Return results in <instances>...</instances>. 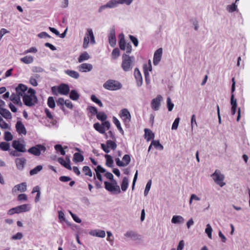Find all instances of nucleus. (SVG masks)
Returning a JSON list of instances; mask_svg holds the SVG:
<instances>
[{
  "label": "nucleus",
  "instance_id": "obj_1",
  "mask_svg": "<svg viewBox=\"0 0 250 250\" xmlns=\"http://www.w3.org/2000/svg\"><path fill=\"white\" fill-rule=\"evenodd\" d=\"M28 87L25 85L20 83L16 88V92L12 94L10 99L12 102L18 106L21 107L22 103L21 98L26 95L28 91Z\"/></svg>",
  "mask_w": 250,
  "mask_h": 250
},
{
  "label": "nucleus",
  "instance_id": "obj_2",
  "mask_svg": "<svg viewBox=\"0 0 250 250\" xmlns=\"http://www.w3.org/2000/svg\"><path fill=\"white\" fill-rule=\"evenodd\" d=\"M23 102L28 106H32L37 103L38 100L35 95V91L32 88H29L26 95L22 98Z\"/></svg>",
  "mask_w": 250,
  "mask_h": 250
},
{
  "label": "nucleus",
  "instance_id": "obj_3",
  "mask_svg": "<svg viewBox=\"0 0 250 250\" xmlns=\"http://www.w3.org/2000/svg\"><path fill=\"white\" fill-rule=\"evenodd\" d=\"M134 57L129 56L126 54H124L122 56V68L125 71L128 72L132 70L133 68V62Z\"/></svg>",
  "mask_w": 250,
  "mask_h": 250
},
{
  "label": "nucleus",
  "instance_id": "obj_4",
  "mask_svg": "<svg viewBox=\"0 0 250 250\" xmlns=\"http://www.w3.org/2000/svg\"><path fill=\"white\" fill-rule=\"evenodd\" d=\"M103 87L108 90L116 91L121 89L123 85L120 82L115 80L110 79L106 81L104 83Z\"/></svg>",
  "mask_w": 250,
  "mask_h": 250
},
{
  "label": "nucleus",
  "instance_id": "obj_5",
  "mask_svg": "<svg viewBox=\"0 0 250 250\" xmlns=\"http://www.w3.org/2000/svg\"><path fill=\"white\" fill-rule=\"evenodd\" d=\"M89 42L92 44H95V37L91 28H87L86 33L83 39V47L86 49L88 47Z\"/></svg>",
  "mask_w": 250,
  "mask_h": 250
},
{
  "label": "nucleus",
  "instance_id": "obj_6",
  "mask_svg": "<svg viewBox=\"0 0 250 250\" xmlns=\"http://www.w3.org/2000/svg\"><path fill=\"white\" fill-rule=\"evenodd\" d=\"M119 45L122 50L125 51L126 53H130L132 51V46L130 43H126L125 35L121 33L118 35Z\"/></svg>",
  "mask_w": 250,
  "mask_h": 250
},
{
  "label": "nucleus",
  "instance_id": "obj_7",
  "mask_svg": "<svg viewBox=\"0 0 250 250\" xmlns=\"http://www.w3.org/2000/svg\"><path fill=\"white\" fill-rule=\"evenodd\" d=\"M211 176L214 182L221 187L225 185V183L223 182L225 178L224 175L221 173L220 170L216 169L215 172L211 174Z\"/></svg>",
  "mask_w": 250,
  "mask_h": 250
},
{
  "label": "nucleus",
  "instance_id": "obj_8",
  "mask_svg": "<svg viewBox=\"0 0 250 250\" xmlns=\"http://www.w3.org/2000/svg\"><path fill=\"white\" fill-rule=\"evenodd\" d=\"M119 116L125 125H129L131 121V116L127 109L124 108L122 109L120 112Z\"/></svg>",
  "mask_w": 250,
  "mask_h": 250
},
{
  "label": "nucleus",
  "instance_id": "obj_9",
  "mask_svg": "<svg viewBox=\"0 0 250 250\" xmlns=\"http://www.w3.org/2000/svg\"><path fill=\"white\" fill-rule=\"evenodd\" d=\"M46 147L42 145H37L30 148L28 152L35 156H38L41 154V152H45Z\"/></svg>",
  "mask_w": 250,
  "mask_h": 250
},
{
  "label": "nucleus",
  "instance_id": "obj_10",
  "mask_svg": "<svg viewBox=\"0 0 250 250\" xmlns=\"http://www.w3.org/2000/svg\"><path fill=\"white\" fill-rule=\"evenodd\" d=\"M119 5L118 0H110L105 4L101 6L98 9V12L101 13L106 8H114L117 7Z\"/></svg>",
  "mask_w": 250,
  "mask_h": 250
},
{
  "label": "nucleus",
  "instance_id": "obj_11",
  "mask_svg": "<svg viewBox=\"0 0 250 250\" xmlns=\"http://www.w3.org/2000/svg\"><path fill=\"white\" fill-rule=\"evenodd\" d=\"M105 188L109 192L113 193H120L121 192V189L119 186L114 185L113 184H111L108 182H104Z\"/></svg>",
  "mask_w": 250,
  "mask_h": 250
},
{
  "label": "nucleus",
  "instance_id": "obj_12",
  "mask_svg": "<svg viewBox=\"0 0 250 250\" xmlns=\"http://www.w3.org/2000/svg\"><path fill=\"white\" fill-rule=\"evenodd\" d=\"M12 146L13 148L20 152L26 151L25 143L23 141L21 142L19 140H14L12 142Z\"/></svg>",
  "mask_w": 250,
  "mask_h": 250
},
{
  "label": "nucleus",
  "instance_id": "obj_13",
  "mask_svg": "<svg viewBox=\"0 0 250 250\" xmlns=\"http://www.w3.org/2000/svg\"><path fill=\"white\" fill-rule=\"evenodd\" d=\"M108 42L110 45L113 47L116 44V38L115 35V29L114 27H112L109 31L108 35Z\"/></svg>",
  "mask_w": 250,
  "mask_h": 250
},
{
  "label": "nucleus",
  "instance_id": "obj_14",
  "mask_svg": "<svg viewBox=\"0 0 250 250\" xmlns=\"http://www.w3.org/2000/svg\"><path fill=\"white\" fill-rule=\"evenodd\" d=\"M162 99L163 98L160 95H158L155 98L152 99L151 103V106L153 110L157 111L159 109L161 102Z\"/></svg>",
  "mask_w": 250,
  "mask_h": 250
},
{
  "label": "nucleus",
  "instance_id": "obj_15",
  "mask_svg": "<svg viewBox=\"0 0 250 250\" xmlns=\"http://www.w3.org/2000/svg\"><path fill=\"white\" fill-rule=\"evenodd\" d=\"M130 157L128 154H125L123 158V162L121 161L119 158L115 159L116 165L119 167H125L128 165L130 162Z\"/></svg>",
  "mask_w": 250,
  "mask_h": 250
},
{
  "label": "nucleus",
  "instance_id": "obj_16",
  "mask_svg": "<svg viewBox=\"0 0 250 250\" xmlns=\"http://www.w3.org/2000/svg\"><path fill=\"white\" fill-rule=\"evenodd\" d=\"M69 91V87L67 84L62 83L58 86V93L61 95H67Z\"/></svg>",
  "mask_w": 250,
  "mask_h": 250
},
{
  "label": "nucleus",
  "instance_id": "obj_17",
  "mask_svg": "<svg viewBox=\"0 0 250 250\" xmlns=\"http://www.w3.org/2000/svg\"><path fill=\"white\" fill-rule=\"evenodd\" d=\"M163 49L162 48L158 49L154 54L153 64L155 65L158 64L160 62L162 56Z\"/></svg>",
  "mask_w": 250,
  "mask_h": 250
},
{
  "label": "nucleus",
  "instance_id": "obj_18",
  "mask_svg": "<svg viewBox=\"0 0 250 250\" xmlns=\"http://www.w3.org/2000/svg\"><path fill=\"white\" fill-rule=\"evenodd\" d=\"M26 161V159L23 157L16 158L15 162L17 169L19 170H22L24 169Z\"/></svg>",
  "mask_w": 250,
  "mask_h": 250
},
{
  "label": "nucleus",
  "instance_id": "obj_19",
  "mask_svg": "<svg viewBox=\"0 0 250 250\" xmlns=\"http://www.w3.org/2000/svg\"><path fill=\"white\" fill-rule=\"evenodd\" d=\"M16 128L19 134L23 135H25L26 134L25 127L21 121H19L17 122L16 124Z\"/></svg>",
  "mask_w": 250,
  "mask_h": 250
},
{
  "label": "nucleus",
  "instance_id": "obj_20",
  "mask_svg": "<svg viewBox=\"0 0 250 250\" xmlns=\"http://www.w3.org/2000/svg\"><path fill=\"white\" fill-rule=\"evenodd\" d=\"M134 76L137 82V85L140 87L143 83V78L140 71L138 68H136L134 70Z\"/></svg>",
  "mask_w": 250,
  "mask_h": 250
},
{
  "label": "nucleus",
  "instance_id": "obj_21",
  "mask_svg": "<svg viewBox=\"0 0 250 250\" xmlns=\"http://www.w3.org/2000/svg\"><path fill=\"white\" fill-rule=\"evenodd\" d=\"M79 71L83 72H87L90 71L92 68L93 66L92 64L87 63H83L78 67Z\"/></svg>",
  "mask_w": 250,
  "mask_h": 250
},
{
  "label": "nucleus",
  "instance_id": "obj_22",
  "mask_svg": "<svg viewBox=\"0 0 250 250\" xmlns=\"http://www.w3.org/2000/svg\"><path fill=\"white\" fill-rule=\"evenodd\" d=\"M17 213L19 214L22 212L28 211L31 209L30 205L23 204L20 206L16 207Z\"/></svg>",
  "mask_w": 250,
  "mask_h": 250
},
{
  "label": "nucleus",
  "instance_id": "obj_23",
  "mask_svg": "<svg viewBox=\"0 0 250 250\" xmlns=\"http://www.w3.org/2000/svg\"><path fill=\"white\" fill-rule=\"evenodd\" d=\"M26 184L25 183H22L21 184L16 185L12 189V192L15 193L17 191L21 192H24L26 190Z\"/></svg>",
  "mask_w": 250,
  "mask_h": 250
},
{
  "label": "nucleus",
  "instance_id": "obj_24",
  "mask_svg": "<svg viewBox=\"0 0 250 250\" xmlns=\"http://www.w3.org/2000/svg\"><path fill=\"white\" fill-rule=\"evenodd\" d=\"M230 104L231 105V112L232 115H233L236 113L237 108V101L234 98V94H231Z\"/></svg>",
  "mask_w": 250,
  "mask_h": 250
},
{
  "label": "nucleus",
  "instance_id": "obj_25",
  "mask_svg": "<svg viewBox=\"0 0 250 250\" xmlns=\"http://www.w3.org/2000/svg\"><path fill=\"white\" fill-rule=\"evenodd\" d=\"M89 234L91 235L101 238H104L105 236V231L104 230L99 229L92 230L89 232Z\"/></svg>",
  "mask_w": 250,
  "mask_h": 250
},
{
  "label": "nucleus",
  "instance_id": "obj_26",
  "mask_svg": "<svg viewBox=\"0 0 250 250\" xmlns=\"http://www.w3.org/2000/svg\"><path fill=\"white\" fill-rule=\"evenodd\" d=\"M0 114L6 119H11L12 115L10 111L3 107L0 108Z\"/></svg>",
  "mask_w": 250,
  "mask_h": 250
},
{
  "label": "nucleus",
  "instance_id": "obj_27",
  "mask_svg": "<svg viewBox=\"0 0 250 250\" xmlns=\"http://www.w3.org/2000/svg\"><path fill=\"white\" fill-rule=\"evenodd\" d=\"M184 221V218L180 215H174L171 219V223L173 224H183Z\"/></svg>",
  "mask_w": 250,
  "mask_h": 250
},
{
  "label": "nucleus",
  "instance_id": "obj_28",
  "mask_svg": "<svg viewBox=\"0 0 250 250\" xmlns=\"http://www.w3.org/2000/svg\"><path fill=\"white\" fill-rule=\"evenodd\" d=\"M64 73L70 77L75 79H77L80 76L79 73L74 70L67 69L64 70Z\"/></svg>",
  "mask_w": 250,
  "mask_h": 250
},
{
  "label": "nucleus",
  "instance_id": "obj_29",
  "mask_svg": "<svg viewBox=\"0 0 250 250\" xmlns=\"http://www.w3.org/2000/svg\"><path fill=\"white\" fill-rule=\"evenodd\" d=\"M58 161L60 164L64 166L67 169L69 170L72 169L70 165V161L69 159H68V161L66 162L63 158H59Z\"/></svg>",
  "mask_w": 250,
  "mask_h": 250
},
{
  "label": "nucleus",
  "instance_id": "obj_30",
  "mask_svg": "<svg viewBox=\"0 0 250 250\" xmlns=\"http://www.w3.org/2000/svg\"><path fill=\"white\" fill-rule=\"evenodd\" d=\"M129 180L126 177H125L122 182L121 187L122 191H125L128 188Z\"/></svg>",
  "mask_w": 250,
  "mask_h": 250
},
{
  "label": "nucleus",
  "instance_id": "obj_31",
  "mask_svg": "<svg viewBox=\"0 0 250 250\" xmlns=\"http://www.w3.org/2000/svg\"><path fill=\"white\" fill-rule=\"evenodd\" d=\"M104 157L106 159V166L109 167H113L114 166V161L112 157L108 154H106Z\"/></svg>",
  "mask_w": 250,
  "mask_h": 250
},
{
  "label": "nucleus",
  "instance_id": "obj_32",
  "mask_svg": "<svg viewBox=\"0 0 250 250\" xmlns=\"http://www.w3.org/2000/svg\"><path fill=\"white\" fill-rule=\"evenodd\" d=\"M145 136L147 141L153 139L154 138V133L149 129H145Z\"/></svg>",
  "mask_w": 250,
  "mask_h": 250
},
{
  "label": "nucleus",
  "instance_id": "obj_33",
  "mask_svg": "<svg viewBox=\"0 0 250 250\" xmlns=\"http://www.w3.org/2000/svg\"><path fill=\"white\" fill-rule=\"evenodd\" d=\"M80 97L79 94L76 90H72L69 94V98L73 101H77Z\"/></svg>",
  "mask_w": 250,
  "mask_h": 250
},
{
  "label": "nucleus",
  "instance_id": "obj_34",
  "mask_svg": "<svg viewBox=\"0 0 250 250\" xmlns=\"http://www.w3.org/2000/svg\"><path fill=\"white\" fill-rule=\"evenodd\" d=\"M94 128L101 134H104L105 132L104 127L100 123H97L94 124Z\"/></svg>",
  "mask_w": 250,
  "mask_h": 250
},
{
  "label": "nucleus",
  "instance_id": "obj_35",
  "mask_svg": "<svg viewBox=\"0 0 250 250\" xmlns=\"http://www.w3.org/2000/svg\"><path fill=\"white\" fill-rule=\"evenodd\" d=\"M20 61L25 64H30L33 62L34 59L33 57L31 56H26L21 58Z\"/></svg>",
  "mask_w": 250,
  "mask_h": 250
},
{
  "label": "nucleus",
  "instance_id": "obj_36",
  "mask_svg": "<svg viewBox=\"0 0 250 250\" xmlns=\"http://www.w3.org/2000/svg\"><path fill=\"white\" fill-rule=\"evenodd\" d=\"M57 105L60 106V108L65 112V109L64 108V105L65 103V100H64L63 98H59L58 100L56 101Z\"/></svg>",
  "mask_w": 250,
  "mask_h": 250
},
{
  "label": "nucleus",
  "instance_id": "obj_37",
  "mask_svg": "<svg viewBox=\"0 0 250 250\" xmlns=\"http://www.w3.org/2000/svg\"><path fill=\"white\" fill-rule=\"evenodd\" d=\"M90 58L89 54L86 52H84L81 54L78 58L79 62H82L84 61H86Z\"/></svg>",
  "mask_w": 250,
  "mask_h": 250
},
{
  "label": "nucleus",
  "instance_id": "obj_38",
  "mask_svg": "<svg viewBox=\"0 0 250 250\" xmlns=\"http://www.w3.org/2000/svg\"><path fill=\"white\" fill-rule=\"evenodd\" d=\"M113 122L114 124L116 125L117 126L118 129L120 131V132L122 134H124V132L123 129V128L121 127V124L119 120L115 117H113Z\"/></svg>",
  "mask_w": 250,
  "mask_h": 250
},
{
  "label": "nucleus",
  "instance_id": "obj_39",
  "mask_svg": "<svg viewBox=\"0 0 250 250\" xmlns=\"http://www.w3.org/2000/svg\"><path fill=\"white\" fill-rule=\"evenodd\" d=\"M84 157L83 155L79 153H75L74 154L73 161L77 162H82L83 161Z\"/></svg>",
  "mask_w": 250,
  "mask_h": 250
},
{
  "label": "nucleus",
  "instance_id": "obj_40",
  "mask_svg": "<svg viewBox=\"0 0 250 250\" xmlns=\"http://www.w3.org/2000/svg\"><path fill=\"white\" fill-rule=\"evenodd\" d=\"M82 171L84 173V175L86 176L92 177L93 175L91 169L88 166H84L83 168Z\"/></svg>",
  "mask_w": 250,
  "mask_h": 250
},
{
  "label": "nucleus",
  "instance_id": "obj_41",
  "mask_svg": "<svg viewBox=\"0 0 250 250\" xmlns=\"http://www.w3.org/2000/svg\"><path fill=\"white\" fill-rule=\"evenodd\" d=\"M212 229L211 226L209 224H207L205 229V232L209 239H212Z\"/></svg>",
  "mask_w": 250,
  "mask_h": 250
},
{
  "label": "nucleus",
  "instance_id": "obj_42",
  "mask_svg": "<svg viewBox=\"0 0 250 250\" xmlns=\"http://www.w3.org/2000/svg\"><path fill=\"white\" fill-rule=\"evenodd\" d=\"M42 169V166L41 165H39L30 171V174L31 175H33L36 174L39 171H40Z\"/></svg>",
  "mask_w": 250,
  "mask_h": 250
},
{
  "label": "nucleus",
  "instance_id": "obj_43",
  "mask_svg": "<svg viewBox=\"0 0 250 250\" xmlns=\"http://www.w3.org/2000/svg\"><path fill=\"white\" fill-rule=\"evenodd\" d=\"M147 65H145L144 66V75L145 77V81L146 83V84H149L150 83V79H149V74L148 72V70L146 69Z\"/></svg>",
  "mask_w": 250,
  "mask_h": 250
},
{
  "label": "nucleus",
  "instance_id": "obj_44",
  "mask_svg": "<svg viewBox=\"0 0 250 250\" xmlns=\"http://www.w3.org/2000/svg\"><path fill=\"white\" fill-rule=\"evenodd\" d=\"M47 105L51 108H54L55 107V102L53 97H49L47 100Z\"/></svg>",
  "mask_w": 250,
  "mask_h": 250
},
{
  "label": "nucleus",
  "instance_id": "obj_45",
  "mask_svg": "<svg viewBox=\"0 0 250 250\" xmlns=\"http://www.w3.org/2000/svg\"><path fill=\"white\" fill-rule=\"evenodd\" d=\"M96 116L98 120H101L102 122L105 121L107 118L106 115L103 112H98Z\"/></svg>",
  "mask_w": 250,
  "mask_h": 250
},
{
  "label": "nucleus",
  "instance_id": "obj_46",
  "mask_svg": "<svg viewBox=\"0 0 250 250\" xmlns=\"http://www.w3.org/2000/svg\"><path fill=\"white\" fill-rule=\"evenodd\" d=\"M237 6L236 5L235 3H233L231 5H229L227 6V10L229 13H232L237 10Z\"/></svg>",
  "mask_w": 250,
  "mask_h": 250
},
{
  "label": "nucleus",
  "instance_id": "obj_47",
  "mask_svg": "<svg viewBox=\"0 0 250 250\" xmlns=\"http://www.w3.org/2000/svg\"><path fill=\"white\" fill-rule=\"evenodd\" d=\"M10 145L6 142H1L0 143V149L3 151H7L9 149Z\"/></svg>",
  "mask_w": 250,
  "mask_h": 250
},
{
  "label": "nucleus",
  "instance_id": "obj_48",
  "mask_svg": "<svg viewBox=\"0 0 250 250\" xmlns=\"http://www.w3.org/2000/svg\"><path fill=\"white\" fill-rule=\"evenodd\" d=\"M45 113L46 114V116L49 119H50V120H51L52 121V123H53V125H56L57 121L55 120H54L53 116L52 115L51 112L49 111V110L46 108L45 109Z\"/></svg>",
  "mask_w": 250,
  "mask_h": 250
},
{
  "label": "nucleus",
  "instance_id": "obj_49",
  "mask_svg": "<svg viewBox=\"0 0 250 250\" xmlns=\"http://www.w3.org/2000/svg\"><path fill=\"white\" fill-rule=\"evenodd\" d=\"M151 143V145L156 148H158L160 150H163L164 148L163 146L160 143L159 141L153 140Z\"/></svg>",
  "mask_w": 250,
  "mask_h": 250
},
{
  "label": "nucleus",
  "instance_id": "obj_50",
  "mask_svg": "<svg viewBox=\"0 0 250 250\" xmlns=\"http://www.w3.org/2000/svg\"><path fill=\"white\" fill-rule=\"evenodd\" d=\"M91 100L92 102L98 104L100 107H103V104L102 102L99 99H98L95 95H92L91 96Z\"/></svg>",
  "mask_w": 250,
  "mask_h": 250
},
{
  "label": "nucleus",
  "instance_id": "obj_51",
  "mask_svg": "<svg viewBox=\"0 0 250 250\" xmlns=\"http://www.w3.org/2000/svg\"><path fill=\"white\" fill-rule=\"evenodd\" d=\"M106 143L108 145L109 148H110L111 149L115 150L117 147L116 144L115 142L112 140H107Z\"/></svg>",
  "mask_w": 250,
  "mask_h": 250
},
{
  "label": "nucleus",
  "instance_id": "obj_52",
  "mask_svg": "<svg viewBox=\"0 0 250 250\" xmlns=\"http://www.w3.org/2000/svg\"><path fill=\"white\" fill-rule=\"evenodd\" d=\"M167 107L169 111H171L174 107V104L172 103L170 97H168L167 99Z\"/></svg>",
  "mask_w": 250,
  "mask_h": 250
},
{
  "label": "nucleus",
  "instance_id": "obj_53",
  "mask_svg": "<svg viewBox=\"0 0 250 250\" xmlns=\"http://www.w3.org/2000/svg\"><path fill=\"white\" fill-rule=\"evenodd\" d=\"M54 147L56 151L60 152L61 155H65V152L63 150L61 145H56Z\"/></svg>",
  "mask_w": 250,
  "mask_h": 250
},
{
  "label": "nucleus",
  "instance_id": "obj_54",
  "mask_svg": "<svg viewBox=\"0 0 250 250\" xmlns=\"http://www.w3.org/2000/svg\"><path fill=\"white\" fill-rule=\"evenodd\" d=\"M0 127L2 129H10V126L2 118L0 119Z\"/></svg>",
  "mask_w": 250,
  "mask_h": 250
},
{
  "label": "nucleus",
  "instance_id": "obj_55",
  "mask_svg": "<svg viewBox=\"0 0 250 250\" xmlns=\"http://www.w3.org/2000/svg\"><path fill=\"white\" fill-rule=\"evenodd\" d=\"M111 55L112 57L114 59H116V58H117L120 56V50L119 48H114L112 52Z\"/></svg>",
  "mask_w": 250,
  "mask_h": 250
},
{
  "label": "nucleus",
  "instance_id": "obj_56",
  "mask_svg": "<svg viewBox=\"0 0 250 250\" xmlns=\"http://www.w3.org/2000/svg\"><path fill=\"white\" fill-rule=\"evenodd\" d=\"M151 186V180H149L147 182V183L146 185V188H145V191H144L145 196H146L148 194V193L150 190Z\"/></svg>",
  "mask_w": 250,
  "mask_h": 250
},
{
  "label": "nucleus",
  "instance_id": "obj_57",
  "mask_svg": "<svg viewBox=\"0 0 250 250\" xmlns=\"http://www.w3.org/2000/svg\"><path fill=\"white\" fill-rule=\"evenodd\" d=\"M119 4L125 5L129 6L132 3L134 0H118Z\"/></svg>",
  "mask_w": 250,
  "mask_h": 250
},
{
  "label": "nucleus",
  "instance_id": "obj_58",
  "mask_svg": "<svg viewBox=\"0 0 250 250\" xmlns=\"http://www.w3.org/2000/svg\"><path fill=\"white\" fill-rule=\"evenodd\" d=\"M129 38L130 40H131V41L133 43V44H134V45L135 47L138 46V44H139V42H138L137 38L136 37L133 36V35H129Z\"/></svg>",
  "mask_w": 250,
  "mask_h": 250
},
{
  "label": "nucleus",
  "instance_id": "obj_59",
  "mask_svg": "<svg viewBox=\"0 0 250 250\" xmlns=\"http://www.w3.org/2000/svg\"><path fill=\"white\" fill-rule=\"evenodd\" d=\"M124 235L126 237L135 238L137 235L132 231H128L124 234Z\"/></svg>",
  "mask_w": 250,
  "mask_h": 250
},
{
  "label": "nucleus",
  "instance_id": "obj_60",
  "mask_svg": "<svg viewBox=\"0 0 250 250\" xmlns=\"http://www.w3.org/2000/svg\"><path fill=\"white\" fill-rule=\"evenodd\" d=\"M23 237V235L21 232H17L16 234L13 235L11 237L12 240H21Z\"/></svg>",
  "mask_w": 250,
  "mask_h": 250
},
{
  "label": "nucleus",
  "instance_id": "obj_61",
  "mask_svg": "<svg viewBox=\"0 0 250 250\" xmlns=\"http://www.w3.org/2000/svg\"><path fill=\"white\" fill-rule=\"evenodd\" d=\"M180 119L179 117H177L175 119L172 125L171 129L172 130H176L177 129L180 122Z\"/></svg>",
  "mask_w": 250,
  "mask_h": 250
},
{
  "label": "nucleus",
  "instance_id": "obj_62",
  "mask_svg": "<svg viewBox=\"0 0 250 250\" xmlns=\"http://www.w3.org/2000/svg\"><path fill=\"white\" fill-rule=\"evenodd\" d=\"M194 125L197 126V124L196 120V116L195 115L193 114L191 116V130L192 131L193 129Z\"/></svg>",
  "mask_w": 250,
  "mask_h": 250
},
{
  "label": "nucleus",
  "instance_id": "obj_63",
  "mask_svg": "<svg viewBox=\"0 0 250 250\" xmlns=\"http://www.w3.org/2000/svg\"><path fill=\"white\" fill-rule=\"evenodd\" d=\"M4 139L6 141H10L13 139V136L9 131H6L4 133Z\"/></svg>",
  "mask_w": 250,
  "mask_h": 250
},
{
  "label": "nucleus",
  "instance_id": "obj_64",
  "mask_svg": "<svg viewBox=\"0 0 250 250\" xmlns=\"http://www.w3.org/2000/svg\"><path fill=\"white\" fill-rule=\"evenodd\" d=\"M32 71L34 73H41L44 72V70L40 66H33Z\"/></svg>",
  "mask_w": 250,
  "mask_h": 250
}]
</instances>
